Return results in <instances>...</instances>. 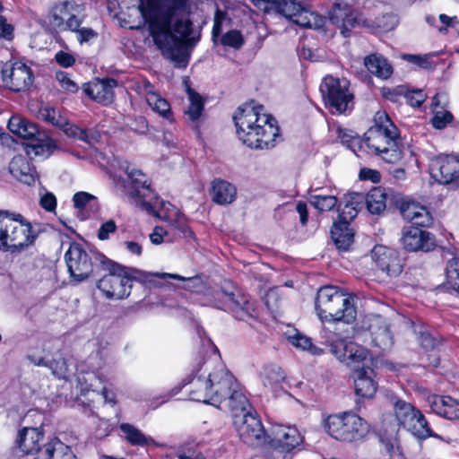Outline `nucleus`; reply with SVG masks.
I'll return each instance as SVG.
<instances>
[{
	"instance_id": "obj_1",
	"label": "nucleus",
	"mask_w": 459,
	"mask_h": 459,
	"mask_svg": "<svg viewBox=\"0 0 459 459\" xmlns=\"http://www.w3.org/2000/svg\"><path fill=\"white\" fill-rule=\"evenodd\" d=\"M101 260V269L108 272L97 282L98 290L108 299H123L131 293L133 281H139L148 287L158 288L161 284L157 279H174L187 281L188 288H194L200 280L198 278H184L179 274L166 273H149L133 267L122 266L106 256H99Z\"/></svg>"
},
{
	"instance_id": "obj_2",
	"label": "nucleus",
	"mask_w": 459,
	"mask_h": 459,
	"mask_svg": "<svg viewBox=\"0 0 459 459\" xmlns=\"http://www.w3.org/2000/svg\"><path fill=\"white\" fill-rule=\"evenodd\" d=\"M237 134L244 144L252 149H269L279 136L276 120L264 112V107L245 104L234 115Z\"/></svg>"
},
{
	"instance_id": "obj_3",
	"label": "nucleus",
	"mask_w": 459,
	"mask_h": 459,
	"mask_svg": "<svg viewBox=\"0 0 459 459\" xmlns=\"http://www.w3.org/2000/svg\"><path fill=\"white\" fill-rule=\"evenodd\" d=\"M315 309L321 320L346 324L353 322L357 315L352 298L333 285L323 286L317 290Z\"/></svg>"
},
{
	"instance_id": "obj_4",
	"label": "nucleus",
	"mask_w": 459,
	"mask_h": 459,
	"mask_svg": "<svg viewBox=\"0 0 459 459\" xmlns=\"http://www.w3.org/2000/svg\"><path fill=\"white\" fill-rule=\"evenodd\" d=\"M205 299L207 304L230 311L238 319L251 315L252 307L248 299L230 281L219 288L208 289Z\"/></svg>"
},
{
	"instance_id": "obj_5",
	"label": "nucleus",
	"mask_w": 459,
	"mask_h": 459,
	"mask_svg": "<svg viewBox=\"0 0 459 459\" xmlns=\"http://www.w3.org/2000/svg\"><path fill=\"white\" fill-rule=\"evenodd\" d=\"M325 429L336 440L354 442L367 435L369 426L357 414L343 412L329 415L325 420Z\"/></svg>"
},
{
	"instance_id": "obj_6",
	"label": "nucleus",
	"mask_w": 459,
	"mask_h": 459,
	"mask_svg": "<svg viewBox=\"0 0 459 459\" xmlns=\"http://www.w3.org/2000/svg\"><path fill=\"white\" fill-rule=\"evenodd\" d=\"M99 256L104 255L95 251H85L80 245H71L65 255L70 276L76 281H82L93 272L94 267L101 268Z\"/></svg>"
},
{
	"instance_id": "obj_7",
	"label": "nucleus",
	"mask_w": 459,
	"mask_h": 459,
	"mask_svg": "<svg viewBox=\"0 0 459 459\" xmlns=\"http://www.w3.org/2000/svg\"><path fill=\"white\" fill-rule=\"evenodd\" d=\"M320 91L333 113L342 114L352 108L353 94L347 80L328 75L321 83Z\"/></svg>"
},
{
	"instance_id": "obj_8",
	"label": "nucleus",
	"mask_w": 459,
	"mask_h": 459,
	"mask_svg": "<svg viewBox=\"0 0 459 459\" xmlns=\"http://www.w3.org/2000/svg\"><path fill=\"white\" fill-rule=\"evenodd\" d=\"M125 171L128 178V182L125 185L126 194L143 211L152 210V203L158 195L151 188L146 175L141 170L131 169L129 165L126 166Z\"/></svg>"
},
{
	"instance_id": "obj_9",
	"label": "nucleus",
	"mask_w": 459,
	"mask_h": 459,
	"mask_svg": "<svg viewBox=\"0 0 459 459\" xmlns=\"http://www.w3.org/2000/svg\"><path fill=\"white\" fill-rule=\"evenodd\" d=\"M394 414L398 424L418 439L437 437L429 429L428 421L420 411L415 409L411 403L398 400L394 404Z\"/></svg>"
},
{
	"instance_id": "obj_10",
	"label": "nucleus",
	"mask_w": 459,
	"mask_h": 459,
	"mask_svg": "<svg viewBox=\"0 0 459 459\" xmlns=\"http://www.w3.org/2000/svg\"><path fill=\"white\" fill-rule=\"evenodd\" d=\"M31 68L22 62L4 64L0 71V87L13 91H24L33 83Z\"/></svg>"
},
{
	"instance_id": "obj_11",
	"label": "nucleus",
	"mask_w": 459,
	"mask_h": 459,
	"mask_svg": "<svg viewBox=\"0 0 459 459\" xmlns=\"http://www.w3.org/2000/svg\"><path fill=\"white\" fill-rule=\"evenodd\" d=\"M234 425L244 443L251 446H259L264 444L266 435L255 411L245 412L244 415L236 416Z\"/></svg>"
},
{
	"instance_id": "obj_12",
	"label": "nucleus",
	"mask_w": 459,
	"mask_h": 459,
	"mask_svg": "<svg viewBox=\"0 0 459 459\" xmlns=\"http://www.w3.org/2000/svg\"><path fill=\"white\" fill-rule=\"evenodd\" d=\"M208 376L212 393V404L218 407L221 406L230 392L238 387V383L234 376L221 364L214 368Z\"/></svg>"
},
{
	"instance_id": "obj_13",
	"label": "nucleus",
	"mask_w": 459,
	"mask_h": 459,
	"mask_svg": "<svg viewBox=\"0 0 459 459\" xmlns=\"http://www.w3.org/2000/svg\"><path fill=\"white\" fill-rule=\"evenodd\" d=\"M390 326L387 318L376 314L366 316L362 324V328L369 333L373 344L382 351L389 350L394 344Z\"/></svg>"
},
{
	"instance_id": "obj_14",
	"label": "nucleus",
	"mask_w": 459,
	"mask_h": 459,
	"mask_svg": "<svg viewBox=\"0 0 459 459\" xmlns=\"http://www.w3.org/2000/svg\"><path fill=\"white\" fill-rule=\"evenodd\" d=\"M372 260L377 267L390 277L399 276L404 266V259L394 248L377 245L371 251Z\"/></svg>"
},
{
	"instance_id": "obj_15",
	"label": "nucleus",
	"mask_w": 459,
	"mask_h": 459,
	"mask_svg": "<svg viewBox=\"0 0 459 459\" xmlns=\"http://www.w3.org/2000/svg\"><path fill=\"white\" fill-rule=\"evenodd\" d=\"M429 171L431 177L440 184L459 182V156L439 155L432 159Z\"/></svg>"
},
{
	"instance_id": "obj_16",
	"label": "nucleus",
	"mask_w": 459,
	"mask_h": 459,
	"mask_svg": "<svg viewBox=\"0 0 459 459\" xmlns=\"http://www.w3.org/2000/svg\"><path fill=\"white\" fill-rule=\"evenodd\" d=\"M268 437L271 447L281 452H290L303 441V436L296 426L275 425Z\"/></svg>"
},
{
	"instance_id": "obj_17",
	"label": "nucleus",
	"mask_w": 459,
	"mask_h": 459,
	"mask_svg": "<svg viewBox=\"0 0 459 459\" xmlns=\"http://www.w3.org/2000/svg\"><path fill=\"white\" fill-rule=\"evenodd\" d=\"M331 352L342 363L350 367L367 360L368 351L351 341L337 340L331 344Z\"/></svg>"
},
{
	"instance_id": "obj_18",
	"label": "nucleus",
	"mask_w": 459,
	"mask_h": 459,
	"mask_svg": "<svg viewBox=\"0 0 459 459\" xmlns=\"http://www.w3.org/2000/svg\"><path fill=\"white\" fill-rule=\"evenodd\" d=\"M152 210H144L148 214L167 221L178 230H186L188 227L187 220L174 205L160 200L159 196L152 203Z\"/></svg>"
},
{
	"instance_id": "obj_19",
	"label": "nucleus",
	"mask_w": 459,
	"mask_h": 459,
	"mask_svg": "<svg viewBox=\"0 0 459 459\" xmlns=\"http://www.w3.org/2000/svg\"><path fill=\"white\" fill-rule=\"evenodd\" d=\"M400 241L407 252H429L437 247V240L429 231H403Z\"/></svg>"
},
{
	"instance_id": "obj_20",
	"label": "nucleus",
	"mask_w": 459,
	"mask_h": 459,
	"mask_svg": "<svg viewBox=\"0 0 459 459\" xmlns=\"http://www.w3.org/2000/svg\"><path fill=\"white\" fill-rule=\"evenodd\" d=\"M365 143L368 149L377 153L385 150L389 145H394L400 136L399 130L396 126H391V129H378L377 127H370L364 134Z\"/></svg>"
},
{
	"instance_id": "obj_21",
	"label": "nucleus",
	"mask_w": 459,
	"mask_h": 459,
	"mask_svg": "<svg viewBox=\"0 0 459 459\" xmlns=\"http://www.w3.org/2000/svg\"><path fill=\"white\" fill-rule=\"evenodd\" d=\"M363 197L359 193H349L344 196V206L333 223L332 230H349L351 222L361 210Z\"/></svg>"
},
{
	"instance_id": "obj_22",
	"label": "nucleus",
	"mask_w": 459,
	"mask_h": 459,
	"mask_svg": "<svg viewBox=\"0 0 459 459\" xmlns=\"http://www.w3.org/2000/svg\"><path fill=\"white\" fill-rule=\"evenodd\" d=\"M400 212L403 219L411 222L414 227H435L434 219L429 211L418 203H402Z\"/></svg>"
},
{
	"instance_id": "obj_23",
	"label": "nucleus",
	"mask_w": 459,
	"mask_h": 459,
	"mask_svg": "<svg viewBox=\"0 0 459 459\" xmlns=\"http://www.w3.org/2000/svg\"><path fill=\"white\" fill-rule=\"evenodd\" d=\"M375 372L373 368L363 363L361 368H358L354 372V387L357 396L362 398H372L377 388V385L374 380Z\"/></svg>"
},
{
	"instance_id": "obj_24",
	"label": "nucleus",
	"mask_w": 459,
	"mask_h": 459,
	"mask_svg": "<svg viewBox=\"0 0 459 459\" xmlns=\"http://www.w3.org/2000/svg\"><path fill=\"white\" fill-rule=\"evenodd\" d=\"M329 21L341 30L343 37L350 35L351 29L357 23L350 6L345 3H335L329 11Z\"/></svg>"
},
{
	"instance_id": "obj_25",
	"label": "nucleus",
	"mask_w": 459,
	"mask_h": 459,
	"mask_svg": "<svg viewBox=\"0 0 459 459\" xmlns=\"http://www.w3.org/2000/svg\"><path fill=\"white\" fill-rule=\"evenodd\" d=\"M427 403L433 412L448 420H459V403L451 396L431 394Z\"/></svg>"
},
{
	"instance_id": "obj_26",
	"label": "nucleus",
	"mask_w": 459,
	"mask_h": 459,
	"mask_svg": "<svg viewBox=\"0 0 459 459\" xmlns=\"http://www.w3.org/2000/svg\"><path fill=\"white\" fill-rule=\"evenodd\" d=\"M43 437L44 432L40 428L25 427L19 431L16 443L22 453L30 455L40 450Z\"/></svg>"
},
{
	"instance_id": "obj_27",
	"label": "nucleus",
	"mask_w": 459,
	"mask_h": 459,
	"mask_svg": "<svg viewBox=\"0 0 459 459\" xmlns=\"http://www.w3.org/2000/svg\"><path fill=\"white\" fill-rule=\"evenodd\" d=\"M26 358L35 366L49 368L52 374L59 378H65L67 374L68 366L66 359L59 351L54 354L51 359H47L45 356L39 357L30 353Z\"/></svg>"
},
{
	"instance_id": "obj_28",
	"label": "nucleus",
	"mask_w": 459,
	"mask_h": 459,
	"mask_svg": "<svg viewBox=\"0 0 459 459\" xmlns=\"http://www.w3.org/2000/svg\"><path fill=\"white\" fill-rule=\"evenodd\" d=\"M117 85V82L115 79L107 78L90 84L85 91L96 101L108 105L114 100V88Z\"/></svg>"
},
{
	"instance_id": "obj_29",
	"label": "nucleus",
	"mask_w": 459,
	"mask_h": 459,
	"mask_svg": "<svg viewBox=\"0 0 459 459\" xmlns=\"http://www.w3.org/2000/svg\"><path fill=\"white\" fill-rule=\"evenodd\" d=\"M73 202L75 215L82 221L91 219L99 209L97 197L87 192H78L74 194Z\"/></svg>"
},
{
	"instance_id": "obj_30",
	"label": "nucleus",
	"mask_w": 459,
	"mask_h": 459,
	"mask_svg": "<svg viewBox=\"0 0 459 459\" xmlns=\"http://www.w3.org/2000/svg\"><path fill=\"white\" fill-rule=\"evenodd\" d=\"M237 187L229 181L216 178L212 182L211 198L219 205L232 204L237 198Z\"/></svg>"
},
{
	"instance_id": "obj_31",
	"label": "nucleus",
	"mask_w": 459,
	"mask_h": 459,
	"mask_svg": "<svg viewBox=\"0 0 459 459\" xmlns=\"http://www.w3.org/2000/svg\"><path fill=\"white\" fill-rule=\"evenodd\" d=\"M7 127L13 134L30 141L42 133L36 124L18 115L11 117Z\"/></svg>"
},
{
	"instance_id": "obj_32",
	"label": "nucleus",
	"mask_w": 459,
	"mask_h": 459,
	"mask_svg": "<svg viewBox=\"0 0 459 459\" xmlns=\"http://www.w3.org/2000/svg\"><path fill=\"white\" fill-rule=\"evenodd\" d=\"M221 405L232 412L234 420L238 415L253 411L247 398L240 389L239 384L237 388L230 392L229 397H226V402H223Z\"/></svg>"
},
{
	"instance_id": "obj_33",
	"label": "nucleus",
	"mask_w": 459,
	"mask_h": 459,
	"mask_svg": "<svg viewBox=\"0 0 459 459\" xmlns=\"http://www.w3.org/2000/svg\"><path fill=\"white\" fill-rule=\"evenodd\" d=\"M10 173L21 182L26 185H32L35 182L32 169L22 155L14 156L9 163Z\"/></svg>"
},
{
	"instance_id": "obj_34",
	"label": "nucleus",
	"mask_w": 459,
	"mask_h": 459,
	"mask_svg": "<svg viewBox=\"0 0 459 459\" xmlns=\"http://www.w3.org/2000/svg\"><path fill=\"white\" fill-rule=\"evenodd\" d=\"M56 143L47 134L42 132L24 147L25 152L29 157L33 156H48L56 149Z\"/></svg>"
},
{
	"instance_id": "obj_35",
	"label": "nucleus",
	"mask_w": 459,
	"mask_h": 459,
	"mask_svg": "<svg viewBox=\"0 0 459 459\" xmlns=\"http://www.w3.org/2000/svg\"><path fill=\"white\" fill-rule=\"evenodd\" d=\"M363 201L360 204L361 209L366 206L372 214H380L385 209L386 194L382 187H374L368 194L359 193Z\"/></svg>"
},
{
	"instance_id": "obj_36",
	"label": "nucleus",
	"mask_w": 459,
	"mask_h": 459,
	"mask_svg": "<svg viewBox=\"0 0 459 459\" xmlns=\"http://www.w3.org/2000/svg\"><path fill=\"white\" fill-rule=\"evenodd\" d=\"M190 397L192 400L212 404V393L209 376L206 377L195 376L190 382Z\"/></svg>"
},
{
	"instance_id": "obj_37",
	"label": "nucleus",
	"mask_w": 459,
	"mask_h": 459,
	"mask_svg": "<svg viewBox=\"0 0 459 459\" xmlns=\"http://www.w3.org/2000/svg\"><path fill=\"white\" fill-rule=\"evenodd\" d=\"M364 65L369 73L381 79H387L393 74L392 65L379 54L367 56L364 58Z\"/></svg>"
},
{
	"instance_id": "obj_38",
	"label": "nucleus",
	"mask_w": 459,
	"mask_h": 459,
	"mask_svg": "<svg viewBox=\"0 0 459 459\" xmlns=\"http://www.w3.org/2000/svg\"><path fill=\"white\" fill-rule=\"evenodd\" d=\"M285 377L283 370L275 364L264 365L260 371L263 385L272 391L276 390Z\"/></svg>"
},
{
	"instance_id": "obj_39",
	"label": "nucleus",
	"mask_w": 459,
	"mask_h": 459,
	"mask_svg": "<svg viewBox=\"0 0 459 459\" xmlns=\"http://www.w3.org/2000/svg\"><path fill=\"white\" fill-rule=\"evenodd\" d=\"M77 9L76 5L72 2H63L56 4L50 16V23L56 30L63 31V25L66 21L71 19L74 11Z\"/></svg>"
},
{
	"instance_id": "obj_40",
	"label": "nucleus",
	"mask_w": 459,
	"mask_h": 459,
	"mask_svg": "<svg viewBox=\"0 0 459 459\" xmlns=\"http://www.w3.org/2000/svg\"><path fill=\"white\" fill-rule=\"evenodd\" d=\"M293 22L301 26L319 30L325 25V18L307 9L303 4L291 19Z\"/></svg>"
},
{
	"instance_id": "obj_41",
	"label": "nucleus",
	"mask_w": 459,
	"mask_h": 459,
	"mask_svg": "<svg viewBox=\"0 0 459 459\" xmlns=\"http://www.w3.org/2000/svg\"><path fill=\"white\" fill-rule=\"evenodd\" d=\"M301 5L300 0H267L265 10H273L291 21Z\"/></svg>"
},
{
	"instance_id": "obj_42",
	"label": "nucleus",
	"mask_w": 459,
	"mask_h": 459,
	"mask_svg": "<svg viewBox=\"0 0 459 459\" xmlns=\"http://www.w3.org/2000/svg\"><path fill=\"white\" fill-rule=\"evenodd\" d=\"M25 227L27 230L32 229V224L21 213L9 210H0V230L3 228Z\"/></svg>"
},
{
	"instance_id": "obj_43",
	"label": "nucleus",
	"mask_w": 459,
	"mask_h": 459,
	"mask_svg": "<svg viewBox=\"0 0 459 459\" xmlns=\"http://www.w3.org/2000/svg\"><path fill=\"white\" fill-rule=\"evenodd\" d=\"M119 429L125 438L132 446H147L153 444L154 440L151 437L145 436L140 429L129 423H122Z\"/></svg>"
},
{
	"instance_id": "obj_44",
	"label": "nucleus",
	"mask_w": 459,
	"mask_h": 459,
	"mask_svg": "<svg viewBox=\"0 0 459 459\" xmlns=\"http://www.w3.org/2000/svg\"><path fill=\"white\" fill-rule=\"evenodd\" d=\"M47 459H74L75 456L70 447L59 439H53L46 445L44 450Z\"/></svg>"
},
{
	"instance_id": "obj_45",
	"label": "nucleus",
	"mask_w": 459,
	"mask_h": 459,
	"mask_svg": "<svg viewBox=\"0 0 459 459\" xmlns=\"http://www.w3.org/2000/svg\"><path fill=\"white\" fill-rule=\"evenodd\" d=\"M417 341L420 347L426 351H437L442 343V339L438 335H435L424 327H419L414 330Z\"/></svg>"
},
{
	"instance_id": "obj_46",
	"label": "nucleus",
	"mask_w": 459,
	"mask_h": 459,
	"mask_svg": "<svg viewBox=\"0 0 459 459\" xmlns=\"http://www.w3.org/2000/svg\"><path fill=\"white\" fill-rule=\"evenodd\" d=\"M308 200L319 212L331 211L337 204V198L330 195L310 194Z\"/></svg>"
},
{
	"instance_id": "obj_47",
	"label": "nucleus",
	"mask_w": 459,
	"mask_h": 459,
	"mask_svg": "<svg viewBox=\"0 0 459 459\" xmlns=\"http://www.w3.org/2000/svg\"><path fill=\"white\" fill-rule=\"evenodd\" d=\"M148 105L152 109L166 119L171 120L172 113L169 103L160 94H152L148 97Z\"/></svg>"
},
{
	"instance_id": "obj_48",
	"label": "nucleus",
	"mask_w": 459,
	"mask_h": 459,
	"mask_svg": "<svg viewBox=\"0 0 459 459\" xmlns=\"http://www.w3.org/2000/svg\"><path fill=\"white\" fill-rule=\"evenodd\" d=\"M187 93L190 103L186 110V115H187L190 120L196 121L201 117L204 109V101L202 97L193 90L188 89Z\"/></svg>"
},
{
	"instance_id": "obj_49",
	"label": "nucleus",
	"mask_w": 459,
	"mask_h": 459,
	"mask_svg": "<svg viewBox=\"0 0 459 459\" xmlns=\"http://www.w3.org/2000/svg\"><path fill=\"white\" fill-rule=\"evenodd\" d=\"M331 238L340 252L349 251L354 243L353 231H330Z\"/></svg>"
},
{
	"instance_id": "obj_50",
	"label": "nucleus",
	"mask_w": 459,
	"mask_h": 459,
	"mask_svg": "<svg viewBox=\"0 0 459 459\" xmlns=\"http://www.w3.org/2000/svg\"><path fill=\"white\" fill-rule=\"evenodd\" d=\"M289 339L293 346L302 351H307L312 355H320L323 352L322 349L312 343L310 338L301 333H298L295 335L290 336Z\"/></svg>"
},
{
	"instance_id": "obj_51",
	"label": "nucleus",
	"mask_w": 459,
	"mask_h": 459,
	"mask_svg": "<svg viewBox=\"0 0 459 459\" xmlns=\"http://www.w3.org/2000/svg\"><path fill=\"white\" fill-rule=\"evenodd\" d=\"M376 154L380 155L383 160L387 163H397L403 158V151L400 146V139L394 142V145H389L383 151Z\"/></svg>"
},
{
	"instance_id": "obj_52",
	"label": "nucleus",
	"mask_w": 459,
	"mask_h": 459,
	"mask_svg": "<svg viewBox=\"0 0 459 459\" xmlns=\"http://www.w3.org/2000/svg\"><path fill=\"white\" fill-rule=\"evenodd\" d=\"M397 22L398 20L395 15L392 13H385L381 17L376 18L374 21H370V23H367V25L376 28L381 31H389L394 29Z\"/></svg>"
},
{
	"instance_id": "obj_53",
	"label": "nucleus",
	"mask_w": 459,
	"mask_h": 459,
	"mask_svg": "<svg viewBox=\"0 0 459 459\" xmlns=\"http://www.w3.org/2000/svg\"><path fill=\"white\" fill-rule=\"evenodd\" d=\"M244 38L240 31L230 30L221 38V43L225 47L239 49L244 45Z\"/></svg>"
},
{
	"instance_id": "obj_54",
	"label": "nucleus",
	"mask_w": 459,
	"mask_h": 459,
	"mask_svg": "<svg viewBox=\"0 0 459 459\" xmlns=\"http://www.w3.org/2000/svg\"><path fill=\"white\" fill-rule=\"evenodd\" d=\"M446 275L453 288L459 292V258H453L447 263Z\"/></svg>"
},
{
	"instance_id": "obj_55",
	"label": "nucleus",
	"mask_w": 459,
	"mask_h": 459,
	"mask_svg": "<svg viewBox=\"0 0 459 459\" xmlns=\"http://www.w3.org/2000/svg\"><path fill=\"white\" fill-rule=\"evenodd\" d=\"M178 238L175 231H152L149 235L150 241L153 245H160L162 243H172Z\"/></svg>"
},
{
	"instance_id": "obj_56",
	"label": "nucleus",
	"mask_w": 459,
	"mask_h": 459,
	"mask_svg": "<svg viewBox=\"0 0 459 459\" xmlns=\"http://www.w3.org/2000/svg\"><path fill=\"white\" fill-rule=\"evenodd\" d=\"M56 79L65 91L74 93L78 91L77 84L68 76L67 73L59 71L56 73Z\"/></svg>"
},
{
	"instance_id": "obj_57",
	"label": "nucleus",
	"mask_w": 459,
	"mask_h": 459,
	"mask_svg": "<svg viewBox=\"0 0 459 459\" xmlns=\"http://www.w3.org/2000/svg\"><path fill=\"white\" fill-rule=\"evenodd\" d=\"M435 115L432 118V125L437 129H443L453 119V115L448 111L434 110Z\"/></svg>"
},
{
	"instance_id": "obj_58",
	"label": "nucleus",
	"mask_w": 459,
	"mask_h": 459,
	"mask_svg": "<svg viewBox=\"0 0 459 459\" xmlns=\"http://www.w3.org/2000/svg\"><path fill=\"white\" fill-rule=\"evenodd\" d=\"M374 126L371 127H377L378 129L388 128L391 129V126H395V125L392 122L388 115L385 111H377L374 116Z\"/></svg>"
},
{
	"instance_id": "obj_59",
	"label": "nucleus",
	"mask_w": 459,
	"mask_h": 459,
	"mask_svg": "<svg viewBox=\"0 0 459 459\" xmlns=\"http://www.w3.org/2000/svg\"><path fill=\"white\" fill-rule=\"evenodd\" d=\"M408 104L411 107H420L426 100V94L421 90L411 91L404 94Z\"/></svg>"
},
{
	"instance_id": "obj_60",
	"label": "nucleus",
	"mask_w": 459,
	"mask_h": 459,
	"mask_svg": "<svg viewBox=\"0 0 459 459\" xmlns=\"http://www.w3.org/2000/svg\"><path fill=\"white\" fill-rule=\"evenodd\" d=\"M97 36H98V33L95 30H93L91 28L82 27L76 32V38H77V40L80 42V44L89 42L91 39H96Z\"/></svg>"
},
{
	"instance_id": "obj_61",
	"label": "nucleus",
	"mask_w": 459,
	"mask_h": 459,
	"mask_svg": "<svg viewBox=\"0 0 459 459\" xmlns=\"http://www.w3.org/2000/svg\"><path fill=\"white\" fill-rule=\"evenodd\" d=\"M13 38V27L7 22V20L0 15V39L12 40Z\"/></svg>"
},
{
	"instance_id": "obj_62",
	"label": "nucleus",
	"mask_w": 459,
	"mask_h": 459,
	"mask_svg": "<svg viewBox=\"0 0 459 459\" xmlns=\"http://www.w3.org/2000/svg\"><path fill=\"white\" fill-rule=\"evenodd\" d=\"M403 57L404 60L413 63L421 68L428 69L430 67V62L427 56L406 54V55H403Z\"/></svg>"
},
{
	"instance_id": "obj_63",
	"label": "nucleus",
	"mask_w": 459,
	"mask_h": 459,
	"mask_svg": "<svg viewBox=\"0 0 459 459\" xmlns=\"http://www.w3.org/2000/svg\"><path fill=\"white\" fill-rule=\"evenodd\" d=\"M55 59L57 64L64 67L72 66L75 62V58L72 54L64 51H58L56 54Z\"/></svg>"
},
{
	"instance_id": "obj_64",
	"label": "nucleus",
	"mask_w": 459,
	"mask_h": 459,
	"mask_svg": "<svg viewBox=\"0 0 459 459\" xmlns=\"http://www.w3.org/2000/svg\"><path fill=\"white\" fill-rule=\"evenodd\" d=\"M130 128L138 134H144L148 130V123L145 117H137L130 124Z\"/></svg>"
}]
</instances>
